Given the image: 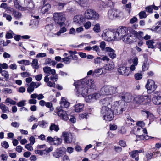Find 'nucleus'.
Wrapping results in <instances>:
<instances>
[{
	"label": "nucleus",
	"instance_id": "f257e3e1",
	"mask_svg": "<svg viewBox=\"0 0 161 161\" xmlns=\"http://www.w3.org/2000/svg\"><path fill=\"white\" fill-rule=\"evenodd\" d=\"M128 30L126 27L122 26L119 30V31H111L109 30H106L103 31L101 36L102 39L104 40H116L119 39L122 40H128L129 38L126 34Z\"/></svg>",
	"mask_w": 161,
	"mask_h": 161
},
{
	"label": "nucleus",
	"instance_id": "f03ea898",
	"mask_svg": "<svg viewBox=\"0 0 161 161\" xmlns=\"http://www.w3.org/2000/svg\"><path fill=\"white\" fill-rule=\"evenodd\" d=\"M74 85L75 86L77 93L79 94L78 96L81 95L83 97L87 94L89 89H93L96 87L94 80L88 78L80 80Z\"/></svg>",
	"mask_w": 161,
	"mask_h": 161
},
{
	"label": "nucleus",
	"instance_id": "7ed1b4c3",
	"mask_svg": "<svg viewBox=\"0 0 161 161\" xmlns=\"http://www.w3.org/2000/svg\"><path fill=\"white\" fill-rule=\"evenodd\" d=\"M43 70L44 73L46 74L44 78L45 82L48 81L49 79L54 82L57 81L58 76L56 74L55 69H51L50 67L46 66L43 68Z\"/></svg>",
	"mask_w": 161,
	"mask_h": 161
},
{
	"label": "nucleus",
	"instance_id": "20e7f679",
	"mask_svg": "<svg viewBox=\"0 0 161 161\" xmlns=\"http://www.w3.org/2000/svg\"><path fill=\"white\" fill-rule=\"evenodd\" d=\"M103 119L108 121H111L114 118V113L112 110L108 107L103 106L101 111Z\"/></svg>",
	"mask_w": 161,
	"mask_h": 161
},
{
	"label": "nucleus",
	"instance_id": "39448f33",
	"mask_svg": "<svg viewBox=\"0 0 161 161\" xmlns=\"http://www.w3.org/2000/svg\"><path fill=\"white\" fill-rule=\"evenodd\" d=\"M53 18L55 23L58 24L60 27L65 26L64 22L66 20L65 16L63 13L55 12L53 14Z\"/></svg>",
	"mask_w": 161,
	"mask_h": 161
},
{
	"label": "nucleus",
	"instance_id": "423d86ee",
	"mask_svg": "<svg viewBox=\"0 0 161 161\" xmlns=\"http://www.w3.org/2000/svg\"><path fill=\"white\" fill-rule=\"evenodd\" d=\"M84 17L85 19L88 20H97L99 18V15L94 10L88 9L85 11Z\"/></svg>",
	"mask_w": 161,
	"mask_h": 161
},
{
	"label": "nucleus",
	"instance_id": "0eeeda50",
	"mask_svg": "<svg viewBox=\"0 0 161 161\" xmlns=\"http://www.w3.org/2000/svg\"><path fill=\"white\" fill-rule=\"evenodd\" d=\"M146 88L147 89V92L149 94L153 92L157 87V86L155 82L152 80H148L145 86Z\"/></svg>",
	"mask_w": 161,
	"mask_h": 161
},
{
	"label": "nucleus",
	"instance_id": "6e6552de",
	"mask_svg": "<svg viewBox=\"0 0 161 161\" xmlns=\"http://www.w3.org/2000/svg\"><path fill=\"white\" fill-rule=\"evenodd\" d=\"M114 106V113L115 114H122L123 111H125L124 108L122 106L120 101L115 102Z\"/></svg>",
	"mask_w": 161,
	"mask_h": 161
},
{
	"label": "nucleus",
	"instance_id": "1a4fd4ad",
	"mask_svg": "<svg viewBox=\"0 0 161 161\" xmlns=\"http://www.w3.org/2000/svg\"><path fill=\"white\" fill-rule=\"evenodd\" d=\"M119 97L126 102H130L133 99V97L131 94L125 92L120 93L119 95Z\"/></svg>",
	"mask_w": 161,
	"mask_h": 161
},
{
	"label": "nucleus",
	"instance_id": "9d476101",
	"mask_svg": "<svg viewBox=\"0 0 161 161\" xmlns=\"http://www.w3.org/2000/svg\"><path fill=\"white\" fill-rule=\"evenodd\" d=\"M56 112L61 119L64 120H67L68 119L69 117L66 111H64L62 109L59 108L57 109Z\"/></svg>",
	"mask_w": 161,
	"mask_h": 161
},
{
	"label": "nucleus",
	"instance_id": "9b49d317",
	"mask_svg": "<svg viewBox=\"0 0 161 161\" xmlns=\"http://www.w3.org/2000/svg\"><path fill=\"white\" fill-rule=\"evenodd\" d=\"M119 11L118 10L113 9L110 10L108 12V16L111 19H114V18L119 17Z\"/></svg>",
	"mask_w": 161,
	"mask_h": 161
},
{
	"label": "nucleus",
	"instance_id": "f8f14e48",
	"mask_svg": "<svg viewBox=\"0 0 161 161\" xmlns=\"http://www.w3.org/2000/svg\"><path fill=\"white\" fill-rule=\"evenodd\" d=\"M144 152V150L143 149H140L139 150H134L129 153L130 156L132 158H135L136 161H138L139 160L138 154L139 153Z\"/></svg>",
	"mask_w": 161,
	"mask_h": 161
},
{
	"label": "nucleus",
	"instance_id": "ddd939ff",
	"mask_svg": "<svg viewBox=\"0 0 161 161\" xmlns=\"http://www.w3.org/2000/svg\"><path fill=\"white\" fill-rule=\"evenodd\" d=\"M62 135L64 139V141L67 143H70L72 141L73 136L70 133L64 132Z\"/></svg>",
	"mask_w": 161,
	"mask_h": 161
},
{
	"label": "nucleus",
	"instance_id": "4468645a",
	"mask_svg": "<svg viewBox=\"0 0 161 161\" xmlns=\"http://www.w3.org/2000/svg\"><path fill=\"white\" fill-rule=\"evenodd\" d=\"M118 71L122 75L124 76H128L130 73L128 67H121L119 68Z\"/></svg>",
	"mask_w": 161,
	"mask_h": 161
},
{
	"label": "nucleus",
	"instance_id": "2eb2a0df",
	"mask_svg": "<svg viewBox=\"0 0 161 161\" xmlns=\"http://www.w3.org/2000/svg\"><path fill=\"white\" fill-rule=\"evenodd\" d=\"M64 152L61 148L57 149L52 153V155L55 158H58L63 155Z\"/></svg>",
	"mask_w": 161,
	"mask_h": 161
},
{
	"label": "nucleus",
	"instance_id": "dca6fc26",
	"mask_svg": "<svg viewBox=\"0 0 161 161\" xmlns=\"http://www.w3.org/2000/svg\"><path fill=\"white\" fill-rule=\"evenodd\" d=\"M102 60L108 61L109 60V58L106 56L102 58L97 57L94 59V62L95 64H100L102 63Z\"/></svg>",
	"mask_w": 161,
	"mask_h": 161
},
{
	"label": "nucleus",
	"instance_id": "f3484780",
	"mask_svg": "<svg viewBox=\"0 0 161 161\" xmlns=\"http://www.w3.org/2000/svg\"><path fill=\"white\" fill-rule=\"evenodd\" d=\"M85 19L84 17L81 15H77L74 18L73 21L75 23L81 25L84 21Z\"/></svg>",
	"mask_w": 161,
	"mask_h": 161
},
{
	"label": "nucleus",
	"instance_id": "a211bd4d",
	"mask_svg": "<svg viewBox=\"0 0 161 161\" xmlns=\"http://www.w3.org/2000/svg\"><path fill=\"white\" fill-rule=\"evenodd\" d=\"M109 86H104L101 89L100 93L102 95H109Z\"/></svg>",
	"mask_w": 161,
	"mask_h": 161
},
{
	"label": "nucleus",
	"instance_id": "6ab92c4d",
	"mask_svg": "<svg viewBox=\"0 0 161 161\" xmlns=\"http://www.w3.org/2000/svg\"><path fill=\"white\" fill-rule=\"evenodd\" d=\"M51 6L50 4L47 3L44 5L41 9V12L42 14L47 13L50 9Z\"/></svg>",
	"mask_w": 161,
	"mask_h": 161
},
{
	"label": "nucleus",
	"instance_id": "aec40b11",
	"mask_svg": "<svg viewBox=\"0 0 161 161\" xmlns=\"http://www.w3.org/2000/svg\"><path fill=\"white\" fill-rule=\"evenodd\" d=\"M84 105L83 103H78L75 105L74 107L75 111L76 112H80L83 110Z\"/></svg>",
	"mask_w": 161,
	"mask_h": 161
},
{
	"label": "nucleus",
	"instance_id": "412c9836",
	"mask_svg": "<svg viewBox=\"0 0 161 161\" xmlns=\"http://www.w3.org/2000/svg\"><path fill=\"white\" fill-rule=\"evenodd\" d=\"M61 107L62 108H67L68 107L69 105V103L67 102L66 99L64 97H62L61 99V101L60 102Z\"/></svg>",
	"mask_w": 161,
	"mask_h": 161
},
{
	"label": "nucleus",
	"instance_id": "4be33fe9",
	"mask_svg": "<svg viewBox=\"0 0 161 161\" xmlns=\"http://www.w3.org/2000/svg\"><path fill=\"white\" fill-rule=\"evenodd\" d=\"M114 67V64L112 62L109 63L105 64L103 66V69L106 70H111L113 69Z\"/></svg>",
	"mask_w": 161,
	"mask_h": 161
},
{
	"label": "nucleus",
	"instance_id": "5701e85b",
	"mask_svg": "<svg viewBox=\"0 0 161 161\" xmlns=\"http://www.w3.org/2000/svg\"><path fill=\"white\" fill-rule=\"evenodd\" d=\"M153 103L156 105L161 104V96H156L153 98L152 99Z\"/></svg>",
	"mask_w": 161,
	"mask_h": 161
},
{
	"label": "nucleus",
	"instance_id": "b1692460",
	"mask_svg": "<svg viewBox=\"0 0 161 161\" xmlns=\"http://www.w3.org/2000/svg\"><path fill=\"white\" fill-rule=\"evenodd\" d=\"M143 99V95H138L134 97V100L137 104H142Z\"/></svg>",
	"mask_w": 161,
	"mask_h": 161
},
{
	"label": "nucleus",
	"instance_id": "393cba45",
	"mask_svg": "<svg viewBox=\"0 0 161 161\" xmlns=\"http://www.w3.org/2000/svg\"><path fill=\"white\" fill-rule=\"evenodd\" d=\"M112 102V100L111 98H106L100 101V103L102 104H104V106H108L110 104L111 102Z\"/></svg>",
	"mask_w": 161,
	"mask_h": 161
},
{
	"label": "nucleus",
	"instance_id": "a878e982",
	"mask_svg": "<svg viewBox=\"0 0 161 161\" xmlns=\"http://www.w3.org/2000/svg\"><path fill=\"white\" fill-rule=\"evenodd\" d=\"M31 98L35 99L36 98L38 100H40L43 99L44 97L42 94H38L37 93H34L31 95L30 96Z\"/></svg>",
	"mask_w": 161,
	"mask_h": 161
},
{
	"label": "nucleus",
	"instance_id": "bb28decb",
	"mask_svg": "<svg viewBox=\"0 0 161 161\" xmlns=\"http://www.w3.org/2000/svg\"><path fill=\"white\" fill-rule=\"evenodd\" d=\"M143 103L142 104H147L149 103L151 101V97L148 95H143Z\"/></svg>",
	"mask_w": 161,
	"mask_h": 161
},
{
	"label": "nucleus",
	"instance_id": "cd10ccee",
	"mask_svg": "<svg viewBox=\"0 0 161 161\" xmlns=\"http://www.w3.org/2000/svg\"><path fill=\"white\" fill-rule=\"evenodd\" d=\"M68 52L70 54V57H72L73 60H78V57L76 55V54L77 53V52L76 51H69Z\"/></svg>",
	"mask_w": 161,
	"mask_h": 161
},
{
	"label": "nucleus",
	"instance_id": "c85d7f7f",
	"mask_svg": "<svg viewBox=\"0 0 161 161\" xmlns=\"http://www.w3.org/2000/svg\"><path fill=\"white\" fill-rule=\"evenodd\" d=\"M62 142V140L61 139L58 138L57 137H55L53 144L56 145H59L61 144Z\"/></svg>",
	"mask_w": 161,
	"mask_h": 161
},
{
	"label": "nucleus",
	"instance_id": "c756f323",
	"mask_svg": "<svg viewBox=\"0 0 161 161\" xmlns=\"http://www.w3.org/2000/svg\"><path fill=\"white\" fill-rule=\"evenodd\" d=\"M133 32L139 40H140L142 39L143 36V32L142 31L137 32V31H134Z\"/></svg>",
	"mask_w": 161,
	"mask_h": 161
},
{
	"label": "nucleus",
	"instance_id": "7c9ffc66",
	"mask_svg": "<svg viewBox=\"0 0 161 161\" xmlns=\"http://www.w3.org/2000/svg\"><path fill=\"white\" fill-rule=\"evenodd\" d=\"M65 26H62L61 27L59 31L58 32L56 33L55 34V35H57L58 36H59L61 33L65 32L67 31V29L65 28Z\"/></svg>",
	"mask_w": 161,
	"mask_h": 161
},
{
	"label": "nucleus",
	"instance_id": "2f4dec72",
	"mask_svg": "<svg viewBox=\"0 0 161 161\" xmlns=\"http://www.w3.org/2000/svg\"><path fill=\"white\" fill-rule=\"evenodd\" d=\"M59 129L58 125H56L54 123H52L50 127V130L51 131L54 130L56 132H57Z\"/></svg>",
	"mask_w": 161,
	"mask_h": 161
},
{
	"label": "nucleus",
	"instance_id": "473e14b6",
	"mask_svg": "<svg viewBox=\"0 0 161 161\" xmlns=\"http://www.w3.org/2000/svg\"><path fill=\"white\" fill-rule=\"evenodd\" d=\"M156 25L157 26L155 27H153L152 30L154 31L161 30V21L157 22Z\"/></svg>",
	"mask_w": 161,
	"mask_h": 161
},
{
	"label": "nucleus",
	"instance_id": "72a5a7b5",
	"mask_svg": "<svg viewBox=\"0 0 161 161\" xmlns=\"http://www.w3.org/2000/svg\"><path fill=\"white\" fill-rule=\"evenodd\" d=\"M31 64L32 67L35 69H37L39 67L38 60L36 59H33Z\"/></svg>",
	"mask_w": 161,
	"mask_h": 161
},
{
	"label": "nucleus",
	"instance_id": "f704fd0d",
	"mask_svg": "<svg viewBox=\"0 0 161 161\" xmlns=\"http://www.w3.org/2000/svg\"><path fill=\"white\" fill-rule=\"evenodd\" d=\"M93 30L95 32L98 33L100 32L101 29L100 25L99 23L96 24L93 28Z\"/></svg>",
	"mask_w": 161,
	"mask_h": 161
},
{
	"label": "nucleus",
	"instance_id": "c9c22d12",
	"mask_svg": "<svg viewBox=\"0 0 161 161\" xmlns=\"http://www.w3.org/2000/svg\"><path fill=\"white\" fill-rule=\"evenodd\" d=\"M35 153L36 154H38L41 156L44 155H47L46 153V151L44 150H36L35 151Z\"/></svg>",
	"mask_w": 161,
	"mask_h": 161
},
{
	"label": "nucleus",
	"instance_id": "e433bc0d",
	"mask_svg": "<svg viewBox=\"0 0 161 161\" xmlns=\"http://www.w3.org/2000/svg\"><path fill=\"white\" fill-rule=\"evenodd\" d=\"M109 95L115 94L117 92V87L109 86Z\"/></svg>",
	"mask_w": 161,
	"mask_h": 161
},
{
	"label": "nucleus",
	"instance_id": "4c0bfd02",
	"mask_svg": "<svg viewBox=\"0 0 161 161\" xmlns=\"http://www.w3.org/2000/svg\"><path fill=\"white\" fill-rule=\"evenodd\" d=\"M137 140H136V141L138 140H140L141 139H144L147 140L150 139V138H151V137H149L147 135H146V136H143V135H141L140 136H136Z\"/></svg>",
	"mask_w": 161,
	"mask_h": 161
},
{
	"label": "nucleus",
	"instance_id": "58836bf2",
	"mask_svg": "<svg viewBox=\"0 0 161 161\" xmlns=\"http://www.w3.org/2000/svg\"><path fill=\"white\" fill-rule=\"evenodd\" d=\"M149 68V64L147 60H145L143 64L142 68L143 71H145L147 70Z\"/></svg>",
	"mask_w": 161,
	"mask_h": 161
},
{
	"label": "nucleus",
	"instance_id": "ea45409f",
	"mask_svg": "<svg viewBox=\"0 0 161 161\" xmlns=\"http://www.w3.org/2000/svg\"><path fill=\"white\" fill-rule=\"evenodd\" d=\"M138 15L140 19H145L147 16V15L145 11H142L140 12L138 14Z\"/></svg>",
	"mask_w": 161,
	"mask_h": 161
},
{
	"label": "nucleus",
	"instance_id": "a19ab883",
	"mask_svg": "<svg viewBox=\"0 0 161 161\" xmlns=\"http://www.w3.org/2000/svg\"><path fill=\"white\" fill-rule=\"evenodd\" d=\"M17 63L21 64H24L25 65H29L31 64L30 62L28 60H22L17 62Z\"/></svg>",
	"mask_w": 161,
	"mask_h": 161
},
{
	"label": "nucleus",
	"instance_id": "79ce46f5",
	"mask_svg": "<svg viewBox=\"0 0 161 161\" xmlns=\"http://www.w3.org/2000/svg\"><path fill=\"white\" fill-rule=\"evenodd\" d=\"M101 94L100 93H96L92 94V95L93 100H97L100 98L101 97Z\"/></svg>",
	"mask_w": 161,
	"mask_h": 161
},
{
	"label": "nucleus",
	"instance_id": "37998d69",
	"mask_svg": "<svg viewBox=\"0 0 161 161\" xmlns=\"http://www.w3.org/2000/svg\"><path fill=\"white\" fill-rule=\"evenodd\" d=\"M13 14L14 16V17L16 18L19 19H20L21 17V14L20 13L17 12L16 11H13Z\"/></svg>",
	"mask_w": 161,
	"mask_h": 161
},
{
	"label": "nucleus",
	"instance_id": "c03bdc74",
	"mask_svg": "<svg viewBox=\"0 0 161 161\" xmlns=\"http://www.w3.org/2000/svg\"><path fill=\"white\" fill-rule=\"evenodd\" d=\"M1 75L4 76L6 80L8 79L9 78V74L8 72L6 70H3L1 73Z\"/></svg>",
	"mask_w": 161,
	"mask_h": 161
},
{
	"label": "nucleus",
	"instance_id": "a18cd8bd",
	"mask_svg": "<svg viewBox=\"0 0 161 161\" xmlns=\"http://www.w3.org/2000/svg\"><path fill=\"white\" fill-rule=\"evenodd\" d=\"M71 58L69 57H65L62 59V61L66 64H69L71 62Z\"/></svg>",
	"mask_w": 161,
	"mask_h": 161
},
{
	"label": "nucleus",
	"instance_id": "49530a36",
	"mask_svg": "<svg viewBox=\"0 0 161 161\" xmlns=\"http://www.w3.org/2000/svg\"><path fill=\"white\" fill-rule=\"evenodd\" d=\"M154 43L153 41H147L146 42V44L149 48H153L154 47V46L153 45Z\"/></svg>",
	"mask_w": 161,
	"mask_h": 161
},
{
	"label": "nucleus",
	"instance_id": "de8ad7c7",
	"mask_svg": "<svg viewBox=\"0 0 161 161\" xmlns=\"http://www.w3.org/2000/svg\"><path fill=\"white\" fill-rule=\"evenodd\" d=\"M103 73L102 68H97L95 69L93 72L94 75H96L97 74H99L100 75H101Z\"/></svg>",
	"mask_w": 161,
	"mask_h": 161
},
{
	"label": "nucleus",
	"instance_id": "09e8293b",
	"mask_svg": "<svg viewBox=\"0 0 161 161\" xmlns=\"http://www.w3.org/2000/svg\"><path fill=\"white\" fill-rule=\"evenodd\" d=\"M85 100L87 102H90L93 101L92 95L86 96L85 97Z\"/></svg>",
	"mask_w": 161,
	"mask_h": 161
},
{
	"label": "nucleus",
	"instance_id": "8fccbe9b",
	"mask_svg": "<svg viewBox=\"0 0 161 161\" xmlns=\"http://www.w3.org/2000/svg\"><path fill=\"white\" fill-rule=\"evenodd\" d=\"M3 17H5L6 19L9 21H11L12 19V17L10 15L6 13H3Z\"/></svg>",
	"mask_w": 161,
	"mask_h": 161
},
{
	"label": "nucleus",
	"instance_id": "3c124183",
	"mask_svg": "<svg viewBox=\"0 0 161 161\" xmlns=\"http://www.w3.org/2000/svg\"><path fill=\"white\" fill-rule=\"evenodd\" d=\"M6 103H9L12 105H15L16 103V102L12 99L10 98H7L5 100Z\"/></svg>",
	"mask_w": 161,
	"mask_h": 161
},
{
	"label": "nucleus",
	"instance_id": "603ef678",
	"mask_svg": "<svg viewBox=\"0 0 161 161\" xmlns=\"http://www.w3.org/2000/svg\"><path fill=\"white\" fill-rule=\"evenodd\" d=\"M135 79L137 80L141 79L142 77V75L141 73H137L135 75Z\"/></svg>",
	"mask_w": 161,
	"mask_h": 161
},
{
	"label": "nucleus",
	"instance_id": "864d4df0",
	"mask_svg": "<svg viewBox=\"0 0 161 161\" xmlns=\"http://www.w3.org/2000/svg\"><path fill=\"white\" fill-rule=\"evenodd\" d=\"M91 23L90 21H88L84 24V26L86 29H89L91 27Z\"/></svg>",
	"mask_w": 161,
	"mask_h": 161
},
{
	"label": "nucleus",
	"instance_id": "5fc2aeb1",
	"mask_svg": "<svg viewBox=\"0 0 161 161\" xmlns=\"http://www.w3.org/2000/svg\"><path fill=\"white\" fill-rule=\"evenodd\" d=\"M53 24L52 23L47 25L45 26V29L48 31H51L53 29Z\"/></svg>",
	"mask_w": 161,
	"mask_h": 161
},
{
	"label": "nucleus",
	"instance_id": "6e6d98bb",
	"mask_svg": "<svg viewBox=\"0 0 161 161\" xmlns=\"http://www.w3.org/2000/svg\"><path fill=\"white\" fill-rule=\"evenodd\" d=\"M30 84L35 89L37 88L40 85V83L37 82H32Z\"/></svg>",
	"mask_w": 161,
	"mask_h": 161
},
{
	"label": "nucleus",
	"instance_id": "4d7b16f0",
	"mask_svg": "<svg viewBox=\"0 0 161 161\" xmlns=\"http://www.w3.org/2000/svg\"><path fill=\"white\" fill-rule=\"evenodd\" d=\"M1 145L2 147L5 149H7L9 147V144L6 141H4L1 143Z\"/></svg>",
	"mask_w": 161,
	"mask_h": 161
},
{
	"label": "nucleus",
	"instance_id": "13d9d810",
	"mask_svg": "<svg viewBox=\"0 0 161 161\" xmlns=\"http://www.w3.org/2000/svg\"><path fill=\"white\" fill-rule=\"evenodd\" d=\"M3 113H6L7 111H8V108L6 106L3 104H1V106L0 108Z\"/></svg>",
	"mask_w": 161,
	"mask_h": 161
},
{
	"label": "nucleus",
	"instance_id": "bf43d9fd",
	"mask_svg": "<svg viewBox=\"0 0 161 161\" xmlns=\"http://www.w3.org/2000/svg\"><path fill=\"white\" fill-rule=\"evenodd\" d=\"M47 124V123L44 120L39 121L38 122V125L41 127L43 128L45 127L46 125Z\"/></svg>",
	"mask_w": 161,
	"mask_h": 161
},
{
	"label": "nucleus",
	"instance_id": "052dcab7",
	"mask_svg": "<svg viewBox=\"0 0 161 161\" xmlns=\"http://www.w3.org/2000/svg\"><path fill=\"white\" fill-rule=\"evenodd\" d=\"M145 9L147 12L150 13H152L153 10L152 5H150L149 6L146 7Z\"/></svg>",
	"mask_w": 161,
	"mask_h": 161
},
{
	"label": "nucleus",
	"instance_id": "680f3d73",
	"mask_svg": "<svg viewBox=\"0 0 161 161\" xmlns=\"http://www.w3.org/2000/svg\"><path fill=\"white\" fill-rule=\"evenodd\" d=\"M10 32L7 33L6 34V38L7 39H11L13 37L12 34L13 33V32L11 31H10Z\"/></svg>",
	"mask_w": 161,
	"mask_h": 161
},
{
	"label": "nucleus",
	"instance_id": "e2e57ef3",
	"mask_svg": "<svg viewBox=\"0 0 161 161\" xmlns=\"http://www.w3.org/2000/svg\"><path fill=\"white\" fill-rule=\"evenodd\" d=\"M17 66L15 63L11 64L9 66V68L12 70L17 69Z\"/></svg>",
	"mask_w": 161,
	"mask_h": 161
},
{
	"label": "nucleus",
	"instance_id": "0e129e2a",
	"mask_svg": "<svg viewBox=\"0 0 161 161\" xmlns=\"http://www.w3.org/2000/svg\"><path fill=\"white\" fill-rule=\"evenodd\" d=\"M31 145L32 144L30 143L27 144L25 146V147L29 151H32L33 150V148Z\"/></svg>",
	"mask_w": 161,
	"mask_h": 161
},
{
	"label": "nucleus",
	"instance_id": "69168bd1",
	"mask_svg": "<svg viewBox=\"0 0 161 161\" xmlns=\"http://www.w3.org/2000/svg\"><path fill=\"white\" fill-rule=\"evenodd\" d=\"M20 75L23 77H29L31 75L30 74L26 72L21 73H20Z\"/></svg>",
	"mask_w": 161,
	"mask_h": 161
},
{
	"label": "nucleus",
	"instance_id": "338daca9",
	"mask_svg": "<svg viewBox=\"0 0 161 161\" xmlns=\"http://www.w3.org/2000/svg\"><path fill=\"white\" fill-rule=\"evenodd\" d=\"M0 66L2 69H7L8 68V65L6 63H3V64H0Z\"/></svg>",
	"mask_w": 161,
	"mask_h": 161
},
{
	"label": "nucleus",
	"instance_id": "774afa93",
	"mask_svg": "<svg viewBox=\"0 0 161 161\" xmlns=\"http://www.w3.org/2000/svg\"><path fill=\"white\" fill-rule=\"evenodd\" d=\"M106 44L105 42L103 41L100 42V47L102 50L103 51L105 49Z\"/></svg>",
	"mask_w": 161,
	"mask_h": 161
}]
</instances>
